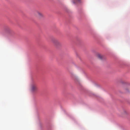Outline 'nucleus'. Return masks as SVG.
<instances>
[{
    "instance_id": "obj_1",
    "label": "nucleus",
    "mask_w": 130,
    "mask_h": 130,
    "mask_svg": "<svg viewBox=\"0 0 130 130\" xmlns=\"http://www.w3.org/2000/svg\"><path fill=\"white\" fill-rule=\"evenodd\" d=\"M30 91L33 93H35L38 90V86L36 84L32 83L30 86Z\"/></svg>"
},
{
    "instance_id": "obj_2",
    "label": "nucleus",
    "mask_w": 130,
    "mask_h": 130,
    "mask_svg": "<svg viewBox=\"0 0 130 130\" xmlns=\"http://www.w3.org/2000/svg\"><path fill=\"white\" fill-rule=\"evenodd\" d=\"M34 14L36 17L38 18L39 19H40L43 17V14L40 12L38 11H36L35 13Z\"/></svg>"
},
{
    "instance_id": "obj_3",
    "label": "nucleus",
    "mask_w": 130,
    "mask_h": 130,
    "mask_svg": "<svg viewBox=\"0 0 130 130\" xmlns=\"http://www.w3.org/2000/svg\"><path fill=\"white\" fill-rule=\"evenodd\" d=\"M97 56L100 59H102L103 56L101 54H97Z\"/></svg>"
},
{
    "instance_id": "obj_4",
    "label": "nucleus",
    "mask_w": 130,
    "mask_h": 130,
    "mask_svg": "<svg viewBox=\"0 0 130 130\" xmlns=\"http://www.w3.org/2000/svg\"><path fill=\"white\" fill-rule=\"evenodd\" d=\"M72 2L75 4L77 2H81V1L80 0H72Z\"/></svg>"
},
{
    "instance_id": "obj_5",
    "label": "nucleus",
    "mask_w": 130,
    "mask_h": 130,
    "mask_svg": "<svg viewBox=\"0 0 130 130\" xmlns=\"http://www.w3.org/2000/svg\"><path fill=\"white\" fill-rule=\"evenodd\" d=\"M53 43L56 45V43H58V41L57 40H56L55 41H54Z\"/></svg>"
},
{
    "instance_id": "obj_6",
    "label": "nucleus",
    "mask_w": 130,
    "mask_h": 130,
    "mask_svg": "<svg viewBox=\"0 0 130 130\" xmlns=\"http://www.w3.org/2000/svg\"><path fill=\"white\" fill-rule=\"evenodd\" d=\"M123 113L124 114H126L127 113V111L126 110H124L123 111Z\"/></svg>"
},
{
    "instance_id": "obj_7",
    "label": "nucleus",
    "mask_w": 130,
    "mask_h": 130,
    "mask_svg": "<svg viewBox=\"0 0 130 130\" xmlns=\"http://www.w3.org/2000/svg\"><path fill=\"white\" fill-rule=\"evenodd\" d=\"M127 90H127V89L126 90V91H127H127H128Z\"/></svg>"
},
{
    "instance_id": "obj_8",
    "label": "nucleus",
    "mask_w": 130,
    "mask_h": 130,
    "mask_svg": "<svg viewBox=\"0 0 130 130\" xmlns=\"http://www.w3.org/2000/svg\"><path fill=\"white\" fill-rule=\"evenodd\" d=\"M8 29H9V30H10V29H9V28H8Z\"/></svg>"
}]
</instances>
